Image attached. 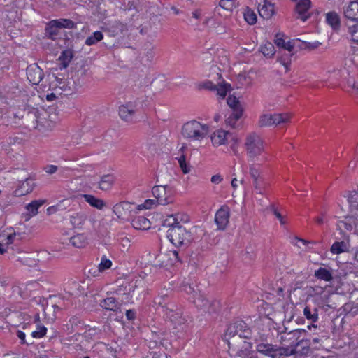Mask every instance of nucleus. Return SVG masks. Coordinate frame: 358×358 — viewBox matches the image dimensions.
I'll use <instances>...</instances> for the list:
<instances>
[{"label":"nucleus","instance_id":"1","mask_svg":"<svg viewBox=\"0 0 358 358\" xmlns=\"http://www.w3.org/2000/svg\"><path fill=\"white\" fill-rule=\"evenodd\" d=\"M155 303L158 306V308H161L165 320L170 321L176 326L184 324L185 319L182 316V310L173 300L171 292L160 293L155 299Z\"/></svg>","mask_w":358,"mask_h":358},{"label":"nucleus","instance_id":"2","mask_svg":"<svg viewBox=\"0 0 358 358\" xmlns=\"http://www.w3.org/2000/svg\"><path fill=\"white\" fill-rule=\"evenodd\" d=\"M251 336L252 331L247 324L241 320H238L228 326L224 334V340L227 342L229 349L235 351L238 341L241 338L249 339Z\"/></svg>","mask_w":358,"mask_h":358},{"label":"nucleus","instance_id":"3","mask_svg":"<svg viewBox=\"0 0 358 358\" xmlns=\"http://www.w3.org/2000/svg\"><path fill=\"white\" fill-rule=\"evenodd\" d=\"M244 146L248 157L252 160L262 155L265 151L264 141L255 132H251L246 136Z\"/></svg>","mask_w":358,"mask_h":358},{"label":"nucleus","instance_id":"4","mask_svg":"<svg viewBox=\"0 0 358 358\" xmlns=\"http://www.w3.org/2000/svg\"><path fill=\"white\" fill-rule=\"evenodd\" d=\"M209 132L208 124H201L198 121L192 120L184 124L182 128V135L184 138L200 141L205 138Z\"/></svg>","mask_w":358,"mask_h":358},{"label":"nucleus","instance_id":"5","mask_svg":"<svg viewBox=\"0 0 358 358\" xmlns=\"http://www.w3.org/2000/svg\"><path fill=\"white\" fill-rule=\"evenodd\" d=\"M166 236L171 243L176 247L187 245L191 241L190 233L182 225L169 228Z\"/></svg>","mask_w":358,"mask_h":358},{"label":"nucleus","instance_id":"6","mask_svg":"<svg viewBox=\"0 0 358 358\" xmlns=\"http://www.w3.org/2000/svg\"><path fill=\"white\" fill-rule=\"evenodd\" d=\"M290 117L288 113L264 114L260 116L258 125L260 127L277 126L289 122Z\"/></svg>","mask_w":358,"mask_h":358},{"label":"nucleus","instance_id":"7","mask_svg":"<svg viewBox=\"0 0 358 358\" xmlns=\"http://www.w3.org/2000/svg\"><path fill=\"white\" fill-rule=\"evenodd\" d=\"M189 299L192 301L198 308L210 314L216 313L220 308L219 301H213L210 302L203 295L201 294L200 292L196 297L193 296L192 297H189Z\"/></svg>","mask_w":358,"mask_h":358},{"label":"nucleus","instance_id":"8","mask_svg":"<svg viewBox=\"0 0 358 358\" xmlns=\"http://www.w3.org/2000/svg\"><path fill=\"white\" fill-rule=\"evenodd\" d=\"M152 192L159 205L164 206L173 202L171 188L167 186H155Z\"/></svg>","mask_w":358,"mask_h":358},{"label":"nucleus","instance_id":"9","mask_svg":"<svg viewBox=\"0 0 358 358\" xmlns=\"http://www.w3.org/2000/svg\"><path fill=\"white\" fill-rule=\"evenodd\" d=\"M229 208L227 206H222L215 213V222L219 229H224L229 220Z\"/></svg>","mask_w":358,"mask_h":358},{"label":"nucleus","instance_id":"10","mask_svg":"<svg viewBox=\"0 0 358 358\" xmlns=\"http://www.w3.org/2000/svg\"><path fill=\"white\" fill-rule=\"evenodd\" d=\"M43 71L37 64H30L27 68V76L33 85H38L43 78Z\"/></svg>","mask_w":358,"mask_h":358},{"label":"nucleus","instance_id":"11","mask_svg":"<svg viewBox=\"0 0 358 358\" xmlns=\"http://www.w3.org/2000/svg\"><path fill=\"white\" fill-rule=\"evenodd\" d=\"M189 221V217L184 213H176L168 215L163 221V226L169 228L176 227L181 226V222H187Z\"/></svg>","mask_w":358,"mask_h":358},{"label":"nucleus","instance_id":"12","mask_svg":"<svg viewBox=\"0 0 358 358\" xmlns=\"http://www.w3.org/2000/svg\"><path fill=\"white\" fill-rule=\"evenodd\" d=\"M104 31H108L110 36H117L118 35H124L128 31L127 24H124L120 21H115L110 24H107L103 27Z\"/></svg>","mask_w":358,"mask_h":358},{"label":"nucleus","instance_id":"13","mask_svg":"<svg viewBox=\"0 0 358 358\" xmlns=\"http://www.w3.org/2000/svg\"><path fill=\"white\" fill-rule=\"evenodd\" d=\"M135 113V106L131 102L122 105L119 108V115L122 120L126 122H133Z\"/></svg>","mask_w":358,"mask_h":358},{"label":"nucleus","instance_id":"14","mask_svg":"<svg viewBox=\"0 0 358 358\" xmlns=\"http://www.w3.org/2000/svg\"><path fill=\"white\" fill-rule=\"evenodd\" d=\"M26 125L29 129H37L39 124V111L32 108L23 116Z\"/></svg>","mask_w":358,"mask_h":358},{"label":"nucleus","instance_id":"15","mask_svg":"<svg viewBox=\"0 0 358 358\" xmlns=\"http://www.w3.org/2000/svg\"><path fill=\"white\" fill-rule=\"evenodd\" d=\"M34 186V180L31 178H27L13 192V195L17 197L27 195L33 191Z\"/></svg>","mask_w":358,"mask_h":358},{"label":"nucleus","instance_id":"16","mask_svg":"<svg viewBox=\"0 0 358 358\" xmlns=\"http://www.w3.org/2000/svg\"><path fill=\"white\" fill-rule=\"evenodd\" d=\"M310 0H300L295 7L296 13L298 15L297 18L301 19L303 22L308 19L310 17V15H306V13L310 8Z\"/></svg>","mask_w":358,"mask_h":358},{"label":"nucleus","instance_id":"17","mask_svg":"<svg viewBox=\"0 0 358 358\" xmlns=\"http://www.w3.org/2000/svg\"><path fill=\"white\" fill-rule=\"evenodd\" d=\"M277 345L260 342L256 345V351L271 358H278L275 355Z\"/></svg>","mask_w":358,"mask_h":358},{"label":"nucleus","instance_id":"18","mask_svg":"<svg viewBox=\"0 0 358 358\" xmlns=\"http://www.w3.org/2000/svg\"><path fill=\"white\" fill-rule=\"evenodd\" d=\"M258 12L262 18L268 20L274 15V5L267 0H262L259 3Z\"/></svg>","mask_w":358,"mask_h":358},{"label":"nucleus","instance_id":"19","mask_svg":"<svg viewBox=\"0 0 358 358\" xmlns=\"http://www.w3.org/2000/svg\"><path fill=\"white\" fill-rule=\"evenodd\" d=\"M306 334H302L296 343H294V347L298 350V353L301 355H307L310 352V347L311 345V335L309 334V338H305Z\"/></svg>","mask_w":358,"mask_h":358},{"label":"nucleus","instance_id":"20","mask_svg":"<svg viewBox=\"0 0 358 358\" xmlns=\"http://www.w3.org/2000/svg\"><path fill=\"white\" fill-rule=\"evenodd\" d=\"M344 15L352 21H358V1H351L344 8Z\"/></svg>","mask_w":358,"mask_h":358},{"label":"nucleus","instance_id":"21","mask_svg":"<svg viewBox=\"0 0 358 358\" xmlns=\"http://www.w3.org/2000/svg\"><path fill=\"white\" fill-rule=\"evenodd\" d=\"M334 271L330 267H320L315 271V277L321 280L330 282L333 279Z\"/></svg>","mask_w":358,"mask_h":358},{"label":"nucleus","instance_id":"22","mask_svg":"<svg viewBox=\"0 0 358 358\" xmlns=\"http://www.w3.org/2000/svg\"><path fill=\"white\" fill-rule=\"evenodd\" d=\"M298 353V350L294 345V342H291L290 344L286 347H280L277 345V350H275V355L278 358H282V357H288L292 355Z\"/></svg>","mask_w":358,"mask_h":358},{"label":"nucleus","instance_id":"23","mask_svg":"<svg viewBox=\"0 0 358 358\" xmlns=\"http://www.w3.org/2000/svg\"><path fill=\"white\" fill-rule=\"evenodd\" d=\"M115 178L112 174L103 175L99 182V188L102 191H107L112 188Z\"/></svg>","mask_w":358,"mask_h":358},{"label":"nucleus","instance_id":"24","mask_svg":"<svg viewBox=\"0 0 358 358\" xmlns=\"http://www.w3.org/2000/svg\"><path fill=\"white\" fill-rule=\"evenodd\" d=\"M326 21L335 31L338 30L341 27L340 16L335 11L329 12L326 14Z\"/></svg>","mask_w":358,"mask_h":358},{"label":"nucleus","instance_id":"25","mask_svg":"<svg viewBox=\"0 0 358 358\" xmlns=\"http://www.w3.org/2000/svg\"><path fill=\"white\" fill-rule=\"evenodd\" d=\"M87 219V214L85 212L80 211L70 216V222L74 227L80 228L85 224Z\"/></svg>","mask_w":358,"mask_h":358},{"label":"nucleus","instance_id":"26","mask_svg":"<svg viewBox=\"0 0 358 358\" xmlns=\"http://www.w3.org/2000/svg\"><path fill=\"white\" fill-rule=\"evenodd\" d=\"M101 306L108 310L116 311L121 306V303L113 296L104 299L101 302Z\"/></svg>","mask_w":358,"mask_h":358},{"label":"nucleus","instance_id":"27","mask_svg":"<svg viewBox=\"0 0 358 358\" xmlns=\"http://www.w3.org/2000/svg\"><path fill=\"white\" fill-rule=\"evenodd\" d=\"M82 197H83L85 201L92 207L99 210H102L106 206V203L103 199L96 198L92 194H83Z\"/></svg>","mask_w":358,"mask_h":358},{"label":"nucleus","instance_id":"28","mask_svg":"<svg viewBox=\"0 0 358 358\" xmlns=\"http://www.w3.org/2000/svg\"><path fill=\"white\" fill-rule=\"evenodd\" d=\"M229 132L219 129L213 132L211 136V141L214 145L219 146L225 143Z\"/></svg>","mask_w":358,"mask_h":358},{"label":"nucleus","instance_id":"29","mask_svg":"<svg viewBox=\"0 0 358 358\" xmlns=\"http://www.w3.org/2000/svg\"><path fill=\"white\" fill-rule=\"evenodd\" d=\"M134 228L138 230H145L150 227V222L148 219L143 216H138L131 221Z\"/></svg>","mask_w":358,"mask_h":358},{"label":"nucleus","instance_id":"30","mask_svg":"<svg viewBox=\"0 0 358 358\" xmlns=\"http://www.w3.org/2000/svg\"><path fill=\"white\" fill-rule=\"evenodd\" d=\"M45 203V200H34L31 201L30 203L26 206V209L28 211V217L26 219L27 220L38 214V209L39 207L42 206Z\"/></svg>","mask_w":358,"mask_h":358},{"label":"nucleus","instance_id":"31","mask_svg":"<svg viewBox=\"0 0 358 358\" xmlns=\"http://www.w3.org/2000/svg\"><path fill=\"white\" fill-rule=\"evenodd\" d=\"M350 245L349 241H336L331 247V252L333 254L338 255L349 250Z\"/></svg>","mask_w":358,"mask_h":358},{"label":"nucleus","instance_id":"32","mask_svg":"<svg viewBox=\"0 0 358 358\" xmlns=\"http://www.w3.org/2000/svg\"><path fill=\"white\" fill-rule=\"evenodd\" d=\"M73 57V54L71 50H64L58 59V60L59 61V69H66L71 62Z\"/></svg>","mask_w":358,"mask_h":358},{"label":"nucleus","instance_id":"33","mask_svg":"<svg viewBox=\"0 0 358 358\" xmlns=\"http://www.w3.org/2000/svg\"><path fill=\"white\" fill-rule=\"evenodd\" d=\"M306 334V331L304 329H296L294 331H292L284 336H282L281 339L283 341L292 340V342L296 343V342L301 338V336H302V334Z\"/></svg>","mask_w":358,"mask_h":358},{"label":"nucleus","instance_id":"34","mask_svg":"<svg viewBox=\"0 0 358 358\" xmlns=\"http://www.w3.org/2000/svg\"><path fill=\"white\" fill-rule=\"evenodd\" d=\"M70 243L76 248H84L87 243V239L85 234H78L70 238Z\"/></svg>","mask_w":358,"mask_h":358},{"label":"nucleus","instance_id":"35","mask_svg":"<svg viewBox=\"0 0 358 358\" xmlns=\"http://www.w3.org/2000/svg\"><path fill=\"white\" fill-rule=\"evenodd\" d=\"M243 115V109L238 108L233 111L231 114L227 118L226 123L231 128L236 127V122L241 118Z\"/></svg>","mask_w":358,"mask_h":358},{"label":"nucleus","instance_id":"36","mask_svg":"<svg viewBox=\"0 0 358 358\" xmlns=\"http://www.w3.org/2000/svg\"><path fill=\"white\" fill-rule=\"evenodd\" d=\"M52 23L55 24L58 29L66 28L72 29H75L76 27V23L69 19L62 18L59 20H52Z\"/></svg>","mask_w":358,"mask_h":358},{"label":"nucleus","instance_id":"37","mask_svg":"<svg viewBox=\"0 0 358 358\" xmlns=\"http://www.w3.org/2000/svg\"><path fill=\"white\" fill-rule=\"evenodd\" d=\"M103 38V34L99 31H96L93 33L92 36H88L85 40V44L87 45H93L97 43L98 42L101 41Z\"/></svg>","mask_w":358,"mask_h":358},{"label":"nucleus","instance_id":"38","mask_svg":"<svg viewBox=\"0 0 358 358\" xmlns=\"http://www.w3.org/2000/svg\"><path fill=\"white\" fill-rule=\"evenodd\" d=\"M261 52L266 57H271L275 53L274 45L270 43L266 42L265 44L260 47Z\"/></svg>","mask_w":358,"mask_h":358},{"label":"nucleus","instance_id":"39","mask_svg":"<svg viewBox=\"0 0 358 358\" xmlns=\"http://www.w3.org/2000/svg\"><path fill=\"white\" fill-rule=\"evenodd\" d=\"M53 21L51 20L47 24L45 28V34L48 36V38L55 40L58 35V28L55 26V24L52 23Z\"/></svg>","mask_w":358,"mask_h":358},{"label":"nucleus","instance_id":"40","mask_svg":"<svg viewBox=\"0 0 358 358\" xmlns=\"http://www.w3.org/2000/svg\"><path fill=\"white\" fill-rule=\"evenodd\" d=\"M252 184L255 190L257 193L260 194H263L264 193V189L266 186V183L264 182L263 178H259L256 180H253Z\"/></svg>","mask_w":358,"mask_h":358},{"label":"nucleus","instance_id":"41","mask_svg":"<svg viewBox=\"0 0 358 358\" xmlns=\"http://www.w3.org/2000/svg\"><path fill=\"white\" fill-rule=\"evenodd\" d=\"M243 15H244V18H245V21L249 24L252 25L256 23L257 15H256L255 13L253 10H252L251 9H250L248 7H247V8L245 10Z\"/></svg>","mask_w":358,"mask_h":358},{"label":"nucleus","instance_id":"42","mask_svg":"<svg viewBox=\"0 0 358 358\" xmlns=\"http://www.w3.org/2000/svg\"><path fill=\"white\" fill-rule=\"evenodd\" d=\"M236 358H259L253 352L248 349L238 350L236 353Z\"/></svg>","mask_w":358,"mask_h":358},{"label":"nucleus","instance_id":"43","mask_svg":"<svg viewBox=\"0 0 358 358\" xmlns=\"http://www.w3.org/2000/svg\"><path fill=\"white\" fill-rule=\"evenodd\" d=\"M219 5L223 9L228 11L233 10L237 6L235 0H220Z\"/></svg>","mask_w":358,"mask_h":358},{"label":"nucleus","instance_id":"44","mask_svg":"<svg viewBox=\"0 0 358 358\" xmlns=\"http://www.w3.org/2000/svg\"><path fill=\"white\" fill-rule=\"evenodd\" d=\"M182 289L187 294L190 295L189 297H192L193 296L196 297V295L199 293L196 286L191 284H184Z\"/></svg>","mask_w":358,"mask_h":358},{"label":"nucleus","instance_id":"45","mask_svg":"<svg viewBox=\"0 0 358 358\" xmlns=\"http://www.w3.org/2000/svg\"><path fill=\"white\" fill-rule=\"evenodd\" d=\"M227 102L233 111L238 108H242L238 99L234 96H229Z\"/></svg>","mask_w":358,"mask_h":358},{"label":"nucleus","instance_id":"46","mask_svg":"<svg viewBox=\"0 0 358 358\" xmlns=\"http://www.w3.org/2000/svg\"><path fill=\"white\" fill-rule=\"evenodd\" d=\"M71 202V201L70 199H63L59 201L56 205H55V207L57 212L64 211L70 207Z\"/></svg>","mask_w":358,"mask_h":358},{"label":"nucleus","instance_id":"47","mask_svg":"<svg viewBox=\"0 0 358 358\" xmlns=\"http://www.w3.org/2000/svg\"><path fill=\"white\" fill-rule=\"evenodd\" d=\"M47 332V329L43 325H37V328L36 331H34L31 333V336L33 338H41L43 337Z\"/></svg>","mask_w":358,"mask_h":358},{"label":"nucleus","instance_id":"48","mask_svg":"<svg viewBox=\"0 0 358 358\" xmlns=\"http://www.w3.org/2000/svg\"><path fill=\"white\" fill-rule=\"evenodd\" d=\"M231 89V85L229 84L224 83V85H217V94L220 95L222 98H224L227 95L228 91Z\"/></svg>","mask_w":358,"mask_h":358},{"label":"nucleus","instance_id":"49","mask_svg":"<svg viewBox=\"0 0 358 358\" xmlns=\"http://www.w3.org/2000/svg\"><path fill=\"white\" fill-rule=\"evenodd\" d=\"M178 161L180 167L182 171L183 172V173L186 174V173H189V171H190V166L186 162L185 155H181L178 159Z\"/></svg>","mask_w":358,"mask_h":358},{"label":"nucleus","instance_id":"50","mask_svg":"<svg viewBox=\"0 0 358 358\" xmlns=\"http://www.w3.org/2000/svg\"><path fill=\"white\" fill-rule=\"evenodd\" d=\"M112 266V262L107 259L106 256H103L99 265V271H103Z\"/></svg>","mask_w":358,"mask_h":358},{"label":"nucleus","instance_id":"51","mask_svg":"<svg viewBox=\"0 0 358 358\" xmlns=\"http://www.w3.org/2000/svg\"><path fill=\"white\" fill-rule=\"evenodd\" d=\"M290 241L292 244L297 246L299 248H301L303 246L306 247V245L311 243L310 242H308L304 239L298 237L292 238Z\"/></svg>","mask_w":358,"mask_h":358},{"label":"nucleus","instance_id":"52","mask_svg":"<svg viewBox=\"0 0 358 358\" xmlns=\"http://www.w3.org/2000/svg\"><path fill=\"white\" fill-rule=\"evenodd\" d=\"M346 73L345 71H341L340 70H334L330 75L329 79L332 82L338 81L341 77Z\"/></svg>","mask_w":358,"mask_h":358},{"label":"nucleus","instance_id":"53","mask_svg":"<svg viewBox=\"0 0 358 358\" xmlns=\"http://www.w3.org/2000/svg\"><path fill=\"white\" fill-rule=\"evenodd\" d=\"M143 358H167V356L164 352H157V351H150Z\"/></svg>","mask_w":358,"mask_h":358},{"label":"nucleus","instance_id":"54","mask_svg":"<svg viewBox=\"0 0 358 358\" xmlns=\"http://www.w3.org/2000/svg\"><path fill=\"white\" fill-rule=\"evenodd\" d=\"M192 15L189 18V22L192 25L197 24L196 22H194V20H200L202 17V12L201 10H196L192 12Z\"/></svg>","mask_w":358,"mask_h":358},{"label":"nucleus","instance_id":"55","mask_svg":"<svg viewBox=\"0 0 358 358\" xmlns=\"http://www.w3.org/2000/svg\"><path fill=\"white\" fill-rule=\"evenodd\" d=\"M292 56V54L288 53L278 59V61L286 68L287 70L289 69V66L290 64V57Z\"/></svg>","mask_w":358,"mask_h":358},{"label":"nucleus","instance_id":"56","mask_svg":"<svg viewBox=\"0 0 358 358\" xmlns=\"http://www.w3.org/2000/svg\"><path fill=\"white\" fill-rule=\"evenodd\" d=\"M275 44L278 47L282 48L285 45V41L283 38V34L279 33L275 35Z\"/></svg>","mask_w":358,"mask_h":358},{"label":"nucleus","instance_id":"57","mask_svg":"<svg viewBox=\"0 0 358 358\" xmlns=\"http://www.w3.org/2000/svg\"><path fill=\"white\" fill-rule=\"evenodd\" d=\"M250 175L252 178V180L259 178V172L258 169H257L255 166L252 165L250 166Z\"/></svg>","mask_w":358,"mask_h":358},{"label":"nucleus","instance_id":"58","mask_svg":"<svg viewBox=\"0 0 358 358\" xmlns=\"http://www.w3.org/2000/svg\"><path fill=\"white\" fill-rule=\"evenodd\" d=\"M155 201L152 199H147L144 203L138 206V209H150L155 204Z\"/></svg>","mask_w":358,"mask_h":358},{"label":"nucleus","instance_id":"59","mask_svg":"<svg viewBox=\"0 0 358 358\" xmlns=\"http://www.w3.org/2000/svg\"><path fill=\"white\" fill-rule=\"evenodd\" d=\"M202 87L209 90L210 91H215V90L217 89V85H215L213 82L207 80L203 83Z\"/></svg>","mask_w":358,"mask_h":358},{"label":"nucleus","instance_id":"60","mask_svg":"<svg viewBox=\"0 0 358 358\" xmlns=\"http://www.w3.org/2000/svg\"><path fill=\"white\" fill-rule=\"evenodd\" d=\"M347 83L350 88L355 90L356 93H358V87L356 85L353 78H349L347 80Z\"/></svg>","mask_w":358,"mask_h":358},{"label":"nucleus","instance_id":"61","mask_svg":"<svg viewBox=\"0 0 358 358\" xmlns=\"http://www.w3.org/2000/svg\"><path fill=\"white\" fill-rule=\"evenodd\" d=\"M351 35L352 40L358 43V26L354 27L353 29L351 31Z\"/></svg>","mask_w":358,"mask_h":358},{"label":"nucleus","instance_id":"62","mask_svg":"<svg viewBox=\"0 0 358 358\" xmlns=\"http://www.w3.org/2000/svg\"><path fill=\"white\" fill-rule=\"evenodd\" d=\"M45 171L49 174H52L57 171V166L55 165H48L45 167Z\"/></svg>","mask_w":358,"mask_h":358},{"label":"nucleus","instance_id":"63","mask_svg":"<svg viewBox=\"0 0 358 358\" xmlns=\"http://www.w3.org/2000/svg\"><path fill=\"white\" fill-rule=\"evenodd\" d=\"M223 180L222 177L220 174L214 175L211 177V182L214 184H219Z\"/></svg>","mask_w":358,"mask_h":358},{"label":"nucleus","instance_id":"64","mask_svg":"<svg viewBox=\"0 0 358 358\" xmlns=\"http://www.w3.org/2000/svg\"><path fill=\"white\" fill-rule=\"evenodd\" d=\"M126 317L129 320H132L136 317V311L134 310H127Z\"/></svg>","mask_w":358,"mask_h":358}]
</instances>
